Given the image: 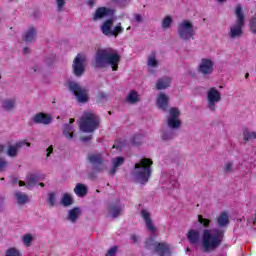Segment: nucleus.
Segmentation results:
<instances>
[{"mask_svg": "<svg viewBox=\"0 0 256 256\" xmlns=\"http://www.w3.org/2000/svg\"><path fill=\"white\" fill-rule=\"evenodd\" d=\"M223 237H225V232L221 229H206L202 234V249L204 253H212L223 243Z\"/></svg>", "mask_w": 256, "mask_h": 256, "instance_id": "nucleus-2", "label": "nucleus"}, {"mask_svg": "<svg viewBox=\"0 0 256 256\" xmlns=\"http://www.w3.org/2000/svg\"><path fill=\"white\" fill-rule=\"evenodd\" d=\"M15 107V99H6L2 101V108L5 109V111H11Z\"/></svg>", "mask_w": 256, "mask_h": 256, "instance_id": "nucleus-32", "label": "nucleus"}, {"mask_svg": "<svg viewBox=\"0 0 256 256\" xmlns=\"http://www.w3.org/2000/svg\"><path fill=\"white\" fill-rule=\"evenodd\" d=\"M61 204L63 207H70V205H73V197L71 194L65 193L61 199Z\"/></svg>", "mask_w": 256, "mask_h": 256, "instance_id": "nucleus-31", "label": "nucleus"}, {"mask_svg": "<svg viewBox=\"0 0 256 256\" xmlns=\"http://www.w3.org/2000/svg\"><path fill=\"white\" fill-rule=\"evenodd\" d=\"M91 139H93V135L82 136V137L80 138V140L83 141L84 143H87V141H91Z\"/></svg>", "mask_w": 256, "mask_h": 256, "instance_id": "nucleus-50", "label": "nucleus"}, {"mask_svg": "<svg viewBox=\"0 0 256 256\" xmlns=\"http://www.w3.org/2000/svg\"><path fill=\"white\" fill-rule=\"evenodd\" d=\"M101 31L103 35H106V37H111V33L113 31V19L106 20L102 24Z\"/></svg>", "mask_w": 256, "mask_h": 256, "instance_id": "nucleus-20", "label": "nucleus"}, {"mask_svg": "<svg viewBox=\"0 0 256 256\" xmlns=\"http://www.w3.org/2000/svg\"><path fill=\"white\" fill-rule=\"evenodd\" d=\"M87 186L82 183H77L74 188V193L77 197H86L87 196Z\"/></svg>", "mask_w": 256, "mask_h": 256, "instance_id": "nucleus-24", "label": "nucleus"}, {"mask_svg": "<svg viewBox=\"0 0 256 256\" xmlns=\"http://www.w3.org/2000/svg\"><path fill=\"white\" fill-rule=\"evenodd\" d=\"M153 160L151 158H142L139 163L134 166L133 176L138 183L145 185L149 183L153 173Z\"/></svg>", "mask_w": 256, "mask_h": 256, "instance_id": "nucleus-3", "label": "nucleus"}, {"mask_svg": "<svg viewBox=\"0 0 256 256\" xmlns=\"http://www.w3.org/2000/svg\"><path fill=\"white\" fill-rule=\"evenodd\" d=\"M115 15V10L107 7H99L96 9L93 21H99V19H103L105 17H113Z\"/></svg>", "mask_w": 256, "mask_h": 256, "instance_id": "nucleus-12", "label": "nucleus"}, {"mask_svg": "<svg viewBox=\"0 0 256 256\" xmlns=\"http://www.w3.org/2000/svg\"><path fill=\"white\" fill-rule=\"evenodd\" d=\"M3 149H5V147L3 145H0V153L3 151Z\"/></svg>", "mask_w": 256, "mask_h": 256, "instance_id": "nucleus-60", "label": "nucleus"}, {"mask_svg": "<svg viewBox=\"0 0 256 256\" xmlns=\"http://www.w3.org/2000/svg\"><path fill=\"white\" fill-rule=\"evenodd\" d=\"M131 240L133 241V243H137V241H139V238L137 237V235H132Z\"/></svg>", "mask_w": 256, "mask_h": 256, "instance_id": "nucleus-54", "label": "nucleus"}, {"mask_svg": "<svg viewBox=\"0 0 256 256\" xmlns=\"http://www.w3.org/2000/svg\"><path fill=\"white\" fill-rule=\"evenodd\" d=\"M140 215H141L142 219L144 220L148 231H151L152 233L155 232L157 228L153 224V219H151V213L148 212L147 209H142L140 211Z\"/></svg>", "mask_w": 256, "mask_h": 256, "instance_id": "nucleus-15", "label": "nucleus"}, {"mask_svg": "<svg viewBox=\"0 0 256 256\" xmlns=\"http://www.w3.org/2000/svg\"><path fill=\"white\" fill-rule=\"evenodd\" d=\"M37 181H39V175H37V174H30L28 176V180H27L28 187L31 186V185H35V183H37Z\"/></svg>", "mask_w": 256, "mask_h": 256, "instance_id": "nucleus-35", "label": "nucleus"}, {"mask_svg": "<svg viewBox=\"0 0 256 256\" xmlns=\"http://www.w3.org/2000/svg\"><path fill=\"white\" fill-rule=\"evenodd\" d=\"M66 4L67 2L65 0H56L57 11L61 13V11H63V7H65Z\"/></svg>", "mask_w": 256, "mask_h": 256, "instance_id": "nucleus-45", "label": "nucleus"}, {"mask_svg": "<svg viewBox=\"0 0 256 256\" xmlns=\"http://www.w3.org/2000/svg\"><path fill=\"white\" fill-rule=\"evenodd\" d=\"M157 245H159V242L155 241L152 237L146 239L145 241V249H153V252L157 248Z\"/></svg>", "mask_w": 256, "mask_h": 256, "instance_id": "nucleus-33", "label": "nucleus"}, {"mask_svg": "<svg viewBox=\"0 0 256 256\" xmlns=\"http://www.w3.org/2000/svg\"><path fill=\"white\" fill-rule=\"evenodd\" d=\"M224 173H233V162H227L224 164Z\"/></svg>", "mask_w": 256, "mask_h": 256, "instance_id": "nucleus-46", "label": "nucleus"}, {"mask_svg": "<svg viewBox=\"0 0 256 256\" xmlns=\"http://www.w3.org/2000/svg\"><path fill=\"white\" fill-rule=\"evenodd\" d=\"M169 113L170 118L168 119V127H170V129H179L181 127V120H179L181 112L179 111V108H170Z\"/></svg>", "mask_w": 256, "mask_h": 256, "instance_id": "nucleus-9", "label": "nucleus"}, {"mask_svg": "<svg viewBox=\"0 0 256 256\" xmlns=\"http://www.w3.org/2000/svg\"><path fill=\"white\" fill-rule=\"evenodd\" d=\"M85 58L81 54H77L73 62V71L76 77H81L85 73Z\"/></svg>", "mask_w": 256, "mask_h": 256, "instance_id": "nucleus-11", "label": "nucleus"}, {"mask_svg": "<svg viewBox=\"0 0 256 256\" xmlns=\"http://www.w3.org/2000/svg\"><path fill=\"white\" fill-rule=\"evenodd\" d=\"M100 124L101 120L99 116L92 111L84 112L80 119V129L83 133H93V131H97Z\"/></svg>", "mask_w": 256, "mask_h": 256, "instance_id": "nucleus-4", "label": "nucleus"}, {"mask_svg": "<svg viewBox=\"0 0 256 256\" xmlns=\"http://www.w3.org/2000/svg\"><path fill=\"white\" fill-rule=\"evenodd\" d=\"M218 1V3H225V1H227V0H217Z\"/></svg>", "mask_w": 256, "mask_h": 256, "instance_id": "nucleus-62", "label": "nucleus"}, {"mask_svg": "<svg viewBox=\"0 0 256 256\" xmlns=\"http://www.w3.org/2000/svg\"><path fill=\"white\" fill-rule=\"evenodd\" d=\"M68 88L75 95L78 103H87L89 101V90H87V87L81 86L77 82H69Z\"/></svg>", "mask_w": 256, "mask_h": 256, "instance_id": "nucleus-6", "label": "nucleus"}, {"mask_svg": "<svg viewBox=\"0 0 256 256\" xmlns=\"http://www.w3.org/2000/svg\"><path fill=\"white\" fill-rule=\"evenodd\" d=\"M97 97L98 99H107V93L100 92Z\"/></svg>", "mask_w": 256, "mask_h": 256, "instance_id": "nucleus-53", "label": "nucleus"}, {"mask_svg": "<svg viewBox=\"0 0 256 256\" xmlns=\"http://www.w3.org/2000/svg\"><path fill=\"white\" fill-rule=\"evenodd\" d=\"M24 145L31 147V143L20 141V142H17L15 145H10L8 147L7 155H9V157H17V153L19 152V149H21V147H23Z\"/></svg>", "mask_w": 256, "mask_h": 256, "instance_id": "nucleus-17", "label": "nucleus"}, {"mask_svg": "<svg viewBox=\"0 0 256 256\" xmlns=\"http://www.w3.org/2000/svg\"><path fill=\"white\" fill-rule=\"evenodd\" d=\"M156 105L158 109L167 111V107H169V96H167L165 93H160L157 98Z\"/></svg>", "mask_w": 256, "mask_h": 256, "instance_id": "nucleus-19", "label": "nucleus"}, {"mask_svg": "<svg viewBox=\"0 0 256 256\" xmlns=\"http://www.w3.org/2000/svg\"><path fill=\"white\" fill-rule=\"evenodd\" d=\"M244 141H250V139H256V132H249V130H245L243 132Z\"/></svg>", "mask_w": 256, "mask_h": 256, "instance_id": "nucleus-39", "label": "nucleus"}, {"mask_svg": "<svg viewBox=\"0 0 256 256\" xmlns=\"http://www.w3.org/2000/svg\"><path fill=\"white\" fill-rule=\"evenodd\" d=\"M171 23H173V18H171V16H166L162 21V28L169 29V27H171Z\"/></svg>", "mask_w": 256, "mask_h": 256, "instance_id": "nucleus-37", "label": "nucleus"}, {"mask_svg": "<svg viewBox=\"0 0 256 256\" xmlns=\"http://www.w3.org/2000/svg\"><path fill=\"white\" fill-rule=\"evenodd\" d=\"M53 121V118L49 114H45L43 112L37 113L33 117V122L36 125H49Z\"/></svg>", "mask_w": 256, "mask_h": 256, "instance_id": "nucleus-16", "label": "nucleus"}, {"mask_svg": "<svg viewBox=\"0 0 256 256\" xmlns=\"http://www.w3.org/2000/svg\"><path fill=\"white\" fill-rule=\"evenodd\" d=\"M121 33H123V27L121 26V23H118V25L112 30L110 37H118Z\"/></svg>", "mask_w": 256, "mask_h": 256, "instance_id": "nucleus-36", "label": "nucleus"}, {"mask_svg": "<svg viewBox=\"0 0 256 256\" xmlns=\"http://www.w3.org/2000/svg\"><path fill=\"white\" fill-rule=\"evenodd\" d=\"M39 186H40V187H45V183L40 182V183H39Z\"/></svg>", "mask_w": 256, "mask_h": 256, "instance_id": "nucleus-61", "label": "nucleus"}, {"mask_svg": "<svg viewBox=\"0 0 256 256\" xmlns=\"http://www.w3.org/2000/svg\"><path fill=\"white\" fill-rule=\"evenodd\" d=\"M87 159L89 163H91L93 171H96L97 173H99V171H102L104 161L103 155H101L100 153L88 154Z\"/></svg>", "mask_w": 256, "mask_h": 256, "instance_id": "nucleus-10", "label": "nucleus"}, {"mask_svg": "<svg viewBox=\"0 0 256 256\" xmlns=\"http://www.w3.org/2000/svg\"><path fill=\"white\" fill-rule=\"evenodd\" d=\"M7 165H8L7 161L0 157V173L1 171H5Z\"/></svg>", "mask_w": 256, "mask_h": 256, "instance_id": "nucleus-49", "label": "nucleus"}, {"mask_svg": "<svg viewBox=\"0 0 256 256\" xmlns=\"http://www.w3.org/2000/svg\"><path fill=\"white\" fill-rule=\"evenodd\" d=\"M245 79H249V73L245 74Z\"/></svg>", "mask_w": 256, "mask_h": 256, "instance_id": "nucleus-63", "label": "nucleus"}, {"mask_svg": "<svg viewBox=\"0 0 256 256\" xmlns=\"http://www.w3.org/2000/svg\"><path fill=\"white\" fill-rule=\"evenodd\" d=\"M148 67H157V65H159V62L157 61V58L155 57V53L151 54L148 57Z\"/></svg>", "mask_w": 256, "mask_h": 256, "instance_id": "nucleus-34", "label": "nucleus"}, {"mask_svg": "<svg viewBox=\"0 0 256 256\" xmlns=\"http://www.w3.org/2000/svg\"><path fill=\"white\" fill-rule=\"evenodd\" d=\"M173 137H175V133H173L172 131H163L161 135L163 141H169L173 139Z\"/></svg>", "mask_w": 256, "mask_h": 256, "instance_id": "nucleus-38", "label": "nucleus"}, {"mask_svg": "<svg viewBox=\"0 0 256 256\" xmlns=\"http://www.w3.org/2000/svg\"><path fill=\"white\" fill-rule=\"evenodd\" d=\"M198 222L203 225V227H209L211 225V220L207 218H203L202 215L198 216Z\"/></svg>", "mask_w": 256, "mask_h": 256, "instance_id": "nucleus-41", "label": "nucleus"}, {"mask_svg": "<svg viewBox=\"0 0 256 256\" xmlns=\"http://www.w3.org/2000/svg\"><path fill=\"white\" fill-rule=\"evenodd\" d=\"M69 123H70V125H73V123H75V119L74 118H70Z\"/></svg>", "mask_w": 256, "mask_h": 256, "instance_id": "nucleus-59", "label": "nucleus"}, {"mask_svg": "<svg viewBox=\"0 0 256 256\" xmlns=\"http://www.w3.org/2000/svg\"><path fill=\"white\" fill-rule=\"evenodd\" d=\"M171 87V79L169 77H163L158 79L156 83V89L162 91V89H167Z\"/></svg>", "mask_w": 256, "mask_h": 256, "instance_id": "nucleus-22", "label": "nucleus"}, {"mask_svg": "<svg viewBox=\"0 0 256 256\" xmlns=\"http://www.w3.org/2000/svg\"><path fill=\"white\" fill-rule=\"evenodd\" d=\"M249 25H250V31L255 34L256 33V14L251 17L249 21Z\"/></svg>", "mask_w": 256, "mask_h": 256, "instance_id": "nucleus-42", "label": "nucleus"}, {"mask_svg": "<svg viewBox=\"0 0 256 256\" xmlns=\"http://www.w3.org/2000/svg\"><path fill=\"white\" fill-rule=\"evenodd\" d=\"M217 225L218 227H227L229 225V215L227 212H221L217 217Z\"/></svg>", "mask_w": 256, "mask_h": 256, "instance_id": "nucleus-25", "label": "nucleus"}, {"mask_svg": "<svg viewBox=\"0 0 256 256\" xmlns=\"http://www.w3.org/2000/svg\"><path fill=\"white\" fill-rule=\"evenodd\" d=\"M134 19L137 23H141V21H143V18L141 17L140 14H135Z\"/></svg>", "mask_w": 256, "mask_h": 256, "instance_id": "nucleus-52", "label": "nucleus"}, {"mask_svg": "<svg viewBox=\"0 0 256 256\" xmlns=\"http://www.w3.org/2000/svg\"><path fill=\"white\" fill-rule=\"evenodd\" d=\"M88 177H89V179H95V174L90 173V174L88 175Z\"/></svg>", "mask_w": 256, "mask_h": 256, "instance_id": "nucleus-58", "label": "nucleus"}, {"mask_svg": "<svg viewBox=\"0 0 256 256\" xmlns=\"http://www.w3.org/2000/svg\"><path fill=\"white\" fill-rule=\"evenodd\" d=\"M63 135L66 139H73V124H64Z\"/></svg>", "mask_w": 256, "mask_h": 256, "instance_id": "nucleus-29", "label": "nucleus"}, {"mask_svg": "<svg viewBox=\"0 0 256 256\" xmlns=\"http://www.w3.org/2000/svg\"><path fill=\"white\" fill-rule=\"evenodd\" d=\"M13 183H17V178H14V179H13Z\"/></svg>", "mask_w": 256, "mask_h": 256, "instance_id": "nucleus-64", "label": "nucleus"}, {"mask_svg": "<svg viewBox=\"0 0 256 256\" xmlns=\"http://www.w3.org/2000/svg\"><path fill=\"white\" fill-rule=\"evenodd\" d=\"M154 253L158 256H171V245L166 242H158Z\"/></svg>", "mask_w": 256, "mask_h": 256, "instance_id": "nucleus-14", "label": "nucleus"}, {"mask_svg": "<svg viewBox=\"0 0 256 256\" xmlns=\"http://www.w3.org/2000/svg\"><path fill=\"white\" fill-rule=\"evenodd\" d=\"M178 35L182 41H189V39H193V37H195V28L193 27V23L189 20H183L178 25Z\"/></svg>", "mask_w": 256, "mask_h": 256, "instance_id": "nucleus-7", "label": "nucleus"}, {"mask_svg": "<svg viewBox=\"0 0 256 256\" xmlns=\"http://www.w3.org/2000/svg\"><path fill=\"white\" fill-rule=\"evenodd\" d=\"M221 99V92H219V90H217L215 87L210 88L207 92L208 109H210L212 112H215V105H217Z\"/></svg>", "mask_w": 256, "mask_h": 256, "instance_id": "nucleus-8", "label": "nucleus"}, {"mask_svg": "<svg viewBox=\"0 0 256 256\" xmlns=\"http://www.w3.org/2000/svg\"><path fill=\"white\" fill-rule=\"evenodd\" d=\"M46 151V157L49 158L51 156V153H53V145H50Z\"/></svg>", "mask_w": 256, "mask_h": 256, "instance_id": "nucleus-51", "label": "nucleus"}, {"mask_svg": "<svg viewBox=\"0 0 256 256\" xmlns=\"http://www.w3.org/2000/svg\"><path fill=\"white\" fill-rule=\"evenodd\" d=\"M126 102L131 105H135V103H139V94L135 90H131L126 97Z\"/></svg>", "mask_w": 256, "mask_h": 256, "instance_id": "nucleus-28", "label": "nucleus"}, {"mask_svg": "<svg viewBox=\"0 0 256 256\" xmlns=\"http://www.w3.org/2000/svg\"><path fill=\"white\" fill-rule=\"evenodd\" d=\"M236 21L230 27L228 36L230 39H239L243 37V27H245V14H243V7L236 6L235 9Z\"/></svg>", "mask_w": 256, "mask_h": 256, "instance_id": "nucleus-5", "label": "nucleus"}, {"mask_svg": "<svg viewBox=\"0 0 256 256\" xmlns=\"http://www.w3.org/2000/svg\"><path fill=\"white\" fill-rule=\"evenodd\" d=\"M199 72L202 73V75H211V73H213V60L203 58L199 65Z\"/></svg>", "mask_w": 256, "mask_h": 256, "instance_id": "nucleus-13", "label": "nucleus"}, {"mask_svg": "<svg viewBox=\"0 0 256 256\" xmlns=\"http://www.w3.org/2000/svg\"><path fill=\"white\" fill-rule=\"evenodd\" d=\"M117 249H118L117 246L111 247V248L108 250V252L106 253L105 256H115L116 253H117Z\"/></svg>", "mask_w": 256, "mask_h": 256, "instance_id": "nucleus-48", "label": "nucleus"}, {"mask_svg": "<svg viewBox=\"0 0 256 256\" xmlns=\"http://www.w3.org/2000/svg\"><path fill=\"white\" fill-rule=\"evenodd\" d=\"M187 239L190 245H199L201 243V233L198 230H189L187 233Z\"/></svg>", "mask_w": 256, "mask_h": 256, "instance_id": "nucleus-18", "label": "nucleus"}, {"mask_svg": "<svg viewBox=\"0 0 256 256\" xmlns=\"http://www.w3.org/2000/svg\"><path fill=\"white\" fill-rule=\"evenodd\" d=\"M23 53H24V55H27V53H29V47H25L23 49Z\"/></svg>", "mask_w": 256, "mask_h": 256, "instance_id": "nucleus-56", "label": "nucleus"}, {"mask_svg": "<svg viewBox=\"0 0 256 256\" xmlns=\"http://www.w3.org/2000/svg\"><path fill=\"white\" fill-rule=\"evenodd\" d=\"M48 203H49L50 207H55V192H51L48 195Z\"/></svg>", "mask_w": 256, "mask_h": 256, "instance_id": "nucleus-47", "label": "nucleus"}, {"mask_svg": "<svg viewBox=\"0 0 256 256\" xmlns=\"http://www.w3.org/2000/svg\"><path fill=\"white\" fill-rule=\"evenodd\" d=\"M35 37H37V30H35V27L30 26L28 31L24 35V40L26 41V43H31V41H33Z\"/></svg>", "mask_w": 256, "mask_h": 256, "instance_id": "nucleus-27", "label": "nucleus"}, {"mask_svg": "<svg viewBox=\"0 0 256 256\" xmlns=\"http://www.w3.org/2000/svg\"><path fill=\"white\" fill-rule=\"evenodd\" d=\"M88 5H89V7H94L95 6V0H88Z\"/></svg>", "mask_w": 256, "mask_h": 256, "instance_id": "nucleus-55", "label": "nucleus"}, {"mask_svg": "<svg viewBox=\"0 0 256 256\" xmlns=\"http://www.w3.org/2000/svg\"><path fill=\"white\" fill-rule=\"evenodd\" d=\"M122 212L123 207L121 206V203L119 201L110 206V213L113 219H117V217H119V215H121Z\"/></svg>", "mask_w": 256, "mask_h": 256, "instance_id": "nucleus-23", "label": "nucleus"}, {"mask_svg": "<svg viewBox=\"0 0 256 256\" xmlns=\"http://www.w3.org/2000/svg\"><path fill=\"white\" fill-rule=\"evenodd\" d=\"M142 140L143 136L141 134H135L131 139V143L132 145H141Z\"/></svg>", "mask_w": 256, "mask_h": 256, "instance_id": "nucleus-40", "label": "nucleus"}, {"mask_svg": "<svg viewBox=\"0 0 256 256\" xmlns=\"http://www.w3.org/2000/svg\"><path fill=\"white\" fill-rule=\"evenodd\" d=\"M32 241H33V236L31 234H26L23 237V243H24V245H26V247H30Z\"/></svg>", "mask_w": 256, "mask_h": 256, "instance_id": "nucleus-43", "label": "nucleus"}, {"mask_svg": "<svg viewBox=\"0 0 256 256\" xmlns=\"http://www.w3.org/2000/svg\"><path fill=\"white\" fill-rule=\"evenodd\" d=\"M15 197H16L18 205H25V203H27V201H29V196H27V194L22 193V192H16Z\"/></svg>", "mask_w": 256, "mask_h": 256, "instance_id": "nucleus-30", "label": "nucleus"}, {"mask_svg": "<svg viewBox=\"0 0 256 256\" xmlns=\"http://www.w3.org/2000/svg\"><path fill=\"white\" fill-rule=\"evenodd\" d=\"M112 163L113 166L109 171L110 175H115V173H117V168L121 167V165H123V163H125V158H123V156H118L114 159H112Z\"/></svg>", "mask_w": 256, "mask_h": 256, "instance_id": "nucleus-21", "label": "nucleus"}, {"mask_svg": "<svg viewBox=\"0 0 256 256\" xmlns=\"http://www.w3.org/2000/svg\"><path fill=\"white\" fill-rule=\"evenodd\" d=\"M79 215H81V209L79 207H75L68 212V219L72 223H75L77 219H79Z\"/></svg>", "mask_w": 256, "mask_h": 256, "instance_id": "nucleus-26", "label": "nucleus"}, {"mask_svg": "<svg viewBox=\"0 0 256 256\" xmlns=\"http://www.w3.org/2000/svg\"><path fill=\"white\" fill-rule=\"evenodd\" d=\"M6 256H21V252H19V250H16L15 248H9L6 251Z\"/></svg>", "mask_w": 256, "mask_h": 256, "instance_id": "nucleus-44", "label": "nucleus"}, {"mask_svg": "<svg viewBox=\"0 0 256 256\" xmlns=\"http://www.w3.org/2000/svg\"><path fill=\"white\" fill-rule=\"evenodd\" d=\"M18 185H19V187H25V182H23V181L20 180V181L18 182Z\"/></svg>", "mask_w": 256, "mask_h": 256, "instance_id": "nucleus-57", "label": "nucleus"}, {"mask_svg": "<svg viewBox=\"0 0 256 256\" xmlns=\"http://www.w3.org/2000/svg\"><path fill=\"white\" fill-rule=\"evenodd\" d=\"M119 63H121V55L117 51L113 48H103L96 51L93 67L105 69L107 65H111L112 71H117Z\"/></svg>", "mask_w": 256, "mask_h": 256, "instance_id": "nucleus-1", "label": "nucleus"}]
</instances>
